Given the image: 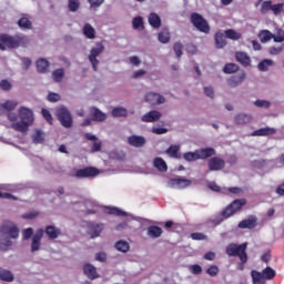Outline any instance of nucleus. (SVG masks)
<instances>
[{"label":"nucleus","instance_id":"obj_54","mask_svg":"<svg viewBox=\"0 0 284 284\" xmlns=\"http://www.w3.org/2000/svg\"><path fill=\"white\" fill-rule=\"evenodd\" d=\"M33 234H34V230L32 227L24 229L22 231L23 241H28L29 239H32Z\"/></svg>","mask_w":284,"mask_h":284},{"label":"nucleus","instance_id":"obj_33","mask_svg":"<svg viewBox=\"0 0 284 284\" xmlns=\"http://www.w3.org/2000/svg\"><path fill=\"white\" fill-rule=\"evenodd\" d=\"M148 234L151 239H159L163 234V229L159 226H149Z\"/></svg>","mask_w":284,"mask_h":284},{"label":"nucleus","instance_id":"obj_14","mask_svg":"<svg viewBox=\"0 0 284 284\" xmlns=\"http://www.w3.org/2000/svg\"><path fill=\"white\" fill-rule=\"evenodd\" d=\"M41 239H43V229H39L31 240V252L41 250Z\"/></svg>","mask_w":284,"mask_h":284},{"label":"nucleus","instance_id":"obj_55","mask_svg":"<svg viewBox=\"0 0 284 284\" xmlns=\"http://www.w3.org/2000/svg\"><path fill=\"white\" fill-rule=\"evenodd\" d=\"M134 30H140V28L143 29V18L142 17H135L132 21Z\"/></svg>","mask_w":284,"mask_h":284},{"label":"nucleus","instance_id":"obj_43","mask_svg":"<svg viewBox=\"0 0 284 284\" xmlns=\"http://www.w3.org/2000/svg\"><path fill=\"white\" fill-rule=\"evenodd\" d=\"M3 109L7 110V112H12L19 105V102L16 100H8L4 103H2Z\"/></svg>","mask_w":284,"mask_h":284},{"label":"nucleus","instance_id":"obj_16","mask_svg":"<svg viewBox=\"0 0 284 284\" xmlns=\"http://www.w3.org/2000/svg\"><path fill=\"white\" fill-rule=\"evenodd\" d=\"M83 274L84 276L89 277L90 281H94L99 278V273L97 272V266L92 264H84L83 265Z\"/></svg>","mask_w":284,"mask_h":284},{"label":"nucleus","instance_id":"obj_38","mask_svg":"<svg viewBox=\"0 0 284 284\" xmlns=\"http://www.w3.org/2000/svg\"><path fill=\"white\" fill-rule=\"evenodd\" d=\"M115 250L125 254V252H130V244L123 240H120L115 243Z\"/></svg>","mask_w":284,"mask_h":284},{"label":"nucleus","instance_id":"obj_9","mask_svg":"<svg viewBox=\"0 0 284 284\" xmlns=\"http://www.w3.org/2000/svg\"><path fill=\"white\" fill-rule=\"evenodd\" d=\"M103 50H105V47H103V43H101V42H98L95 48L91 49V53L89 55V61H90L94 72H97L98 67H99V60L97 59V57H99V54L103 53Z\"/></svg>","mask_w":284,"mask_h":284},{"label":"nucleus","instance_id":"obj_40","mask_svg":"<svg viewBox=\"0 0 284 284\" xmlns=\"http://www.w3.org/2000/svg\"><path fill=\"white\" fill-rule=\"evenodd\" d=\"M106 214H112L113 216H125V212L120 210L119 207L109 206L105 209Z\"/></svg>","mask_w":284,"mask_h":284},{"label":"nucleus","instance_id":"obj_51","mask_svg":"<svg viewBox=\"0 0 284 284\" xmlns=\"http://www.w3.org/2000/svg\"><path fill=\"white\" fill-rule=\"evenodd\" d=\"M173 50H174L178 59H181V57H183V43L175 42L173 45Z\"/></svg>","mask_w":284,"mask_h":284},{"label":"nucleus","instance_id":"obj_32","mask_svg":"<svg viewBox=\"0 0 284 284\" xmlns=\"http://www.w3.org/2000/svg\"><path fill=\"white\" fill-rule=\"evenodd\" d=\"M225 34L217 32L215 33V47L221 49V48H225V45H227V41L225 40Z\"/></svg>","mask_w":284,"mask_h":284},{"label":"nucleus","instance_id":"obj_15","mask_svg":"<svg viewBox=\"0 0 284 284\" xmlns=\"http://www.w3.org/2000/svg\"><path fill=\"white\" fill-rule=\"evenodd\" d=\"M162 114L160 111L153 110L142 115L141 121L143 123H156L161 119Z\"/></svg>","mask_w":284,"mask_h":284},{"label":"nucleus","instance_id":"obj_45","mask_svg":"<svg viewBox=\"0 0 284 284\" xmlns=\"http://www.w3.org/2000/svg\"><path fill=\"white\" fill-rule=\"evenodd\" d=\"M226 39H232V41H239L241 39V33L234 31L233 29H229L225 31Z\"/></svg>","mask_w":284,"mask_h":284},{"label":"nucleus","instance_id":"obj_28","mask_svg":"<svg viewBox=\"0 0 284 284\" xmlns=\"http://www.w3.org/2000/svg\"><path fill=\"white\" fill-rule=\"evenodd\" d=\"M0 281H4L6 283H12L14 281V275L12 272L0 267Z\"/></svg>","mask_w":284,"mask_h":284},{"label":"nucleus","instance_id":"obj_64","mask_svg":"<svg viewBox=\"0 0 284 284\" xmlns=\"http://www.w3.org/2000/svg\"><path fill=\"white\" fill-rule=\"evenodd\" d=\"M275 192L278 196H284V183H281L280 185H277Z\"/></svg>","mask_w":284,"mask_h":284},{"label":"nucleus","instance_id":"obj_42","mask_svg":"<svg viewBox=\"0 0 284 284\" xmlns=\"http://www.w3.org/2000/svg\"><path fill=\"white\" fill-rule=\"evenodd\" d=\"M52 77L55 83H61V81H63V77H65V71L63 69H58L53 71Z\"/></svg>","mask_w":284,"mask_h":284},{"label":"nucleus","instance_id":"obj_8","mask_svg":"<svg viewBox=\"0 0 284 284\" xmlns=\"http://www.w3.org/2000/svg\"><path fill=\"white\" fill-rule=\"evenodd\" d=\"M0 234L9 239H19V226L14 222L6 221L0 226Z\"/></svg>","mask_w":284,"mask_h":284},{"label":"nucleus","instance_id":"obj_34","mask_svg":"<svg viewBox=\"0 0 284 284\" xmlns=\"http://www.w3.org/2000/svg\"><path fill=\"white\" fill-rule=\"evenodd\" d=\"M273 37H274V33L271 32L270 30H262L258 33V39L262 43H267V41H272Z\"/></svg>","mask_w":284,"mask_h":284},{"label":"nucleus","instance_id":"obj_60","mask_svg":"<svg viewBox=\"0 0 284 284\" xmlns=\"http://www.w3.org/2000/svg\"><path fill=\"white\" fill-rule=\"evenodd\" d=\"M206 274H209V276H216L219 274V266L216 265H211L207 270H206Z\"/></svg>","mask_w":284,"mask_h":284},{"label":"nucleus","instance_id":"obj_59","mask_svg":"<svg viewBox=\"0 0 284 284\" xmlns=\"http://www.w3.org/2000/svg\"><path fill=\"white\" fill-rule=\"evenodd\" d=\"M48 101H50V103H57L58 101H61V95L51 92L48 94Z\"/></svg>","mask_w":284,"mask_h":284},{"label":"nucleus","instance_id":"obj_37","mask_svg":"<svg viewBox=\"0 0 284 284\" xmlns=\"http://www.w3.org/2000/svg\"><path fill=\"white\" fill-rule=\"evenodd\" d=\"M112 116L119 118V116H128V109L123 106H115L111 111Z\"/></svg>","mask_w":284,"mask_h":284},{"label":"nucleus","instance_id":"obj_22","mask_svg":"<svg viewBox=\"0 0 284 284\" xmlns=\"http://www.w3.org/2000/svg\"><path fill=\"white\" fill-rule=\"evenodd\" d=\"M252 122V115L247 113H237L234 116V123L235 125H247V123Z\"/></svg>","mask_w":284,"mask_h":284},{"label":"nucleus","instance_id":"obj_24","mask_svg":"<svg viewBox=\"0 0 284 284\" xmlns=\"http://www.w3.org/2000/svg\"><path fill=\"white\" fill-rule=\"evenodd\" d=\"M245 72H242L239 75H233L227 80V84L230 85V88H236L237 85H241V83H243L245 81Z\"/></svg>","mask_w":284,"mask_h":284},{"label":"nucleus","instance_id":"obj_25","mask_svg":"<svg viewBox=\"0 0 284 284\" xmlns=\"http://www.w3.org/2000/svg\"><path fill=\"white\" fill-rule=\"evenodd\" d=\"M180 151H181V145H170L166 149L165 153L171 159H181V153H179Z\"/></svg>","mask_w":284,"mask_h":284},{"label":"nucleus","instance_id":"obj_7","mask_svg":"<svg viewBox=\"0 0 284 284\" xmlns=\"http://www.w3.org/2000/svg\"><path fill=\"white\" fill-rule=\"evenodd\" d=\"M191 23L199 30V32H203L204 34H210V24L207 20L203 18L200 13L191 14Z\"/></svg>","mask_w":284,"mask_h":284},{"label":"nucleus","instance_id":"obj_35","mask_svg":"<svg viewBox=\"0 0 284 284\" xmlns=\"http://www.w3.org/2000/svg\"><path fill=\"white\" fill-rule=\"evenodd\" d=\"M18 26L21 28V30H32V21L26 17L18 20Z\"/></svg>","mask_w":284,"mask_h":284},{"label":"nucleus","instance_id":"obj_29","mask_svg":"<svg viewBox=\"0 0 284 284\" xmlns=\"http://www.w3.org/2000/svg\"><path fill=\"white\" fill-rule=\"evenodd\" d=\"M233 211H235V214L236 212L243 210V206L244 205H247V200L246 199H239V200H234L231 204H229Z\"/></svg>","mask_w":284,"mask_h":284},{"label":"nucleus","instance_id":"obj_4","mask_svg":"<svg viewBox=\"0 0 284 284\" xmlns=\"http://www.w3.org/2000/svg\"><path fill=\"white\" fill-rule=\"evenodd\" d=\"M26 41V37L23 36H8L6 33L0 34V50H9L17 49Z\"/></svg>","mask_w":284,"mask_h":284},{"label":"nucleus","instance_id":"obj_1","mask_svg":"<svg viewBox=\"0 0 284 284\" xmlns=\"http://www.w3.org/2000/svg\"><path fill=\"white\" fill-rule=\"evenodd\" d=\"M7 116L12 123V130L21 132L22 134L28 132L29 128L34 123V113L26 106H20L18 114L9 112Z\"/></svg>","mask_w":284,"mask_h":284},{"label":"nucleus","instance_id":"obj_39","mask_svg":"<svg viewBox=\"0 0 284 284\" xmlns=\"http://www.w3.org/2000/svg\"><path fill=\"white\" fill-rule=\"evenodd\" d=\"M240 67L236 63H227L223 68V72L225 74H234V72H239Z\"/></svg>","mask_w":284,"mask_h":284},{"label":"nucleus","instance_id":"obj_21","mask_svg":"<svg viewBox=\"0 0 284 284\" xmlns=\"http://www.w3.org/2000/svg\"><path fill=\"white\" fill-rule=\"evenodd\" d=\"M274 134H276V129L266 126V128H262L253 131L251 135L252 136H272Z\"/></svg>","mask_w":284,"mask_h":284},{"label":"nucleus","instance_id":"obj_46","mask_svg":"<svg viewBox=\"0 0 284 284\" xmlns=\"http://www.w3.org/2000/svg\"><path fill=\"white\" fill-rule=\"evenodd\" d=\"M88 3L90 4L91 10H99L105 3V0H88Z\"/></svg>","mask_w":284,"mask_h":284},{"label":"nucleus","instance_id":"obj_61","mask_svg":"<svg viewBox=\"0 0 284 284\" xmlns=\"http://www.w3.org/2000/svg\"><path fill=\"white\" fill-rule=\"evenodd\" d=\"M33 143H43V133H41V131L34 133Z\"/></svg>","mask_w":284,"mask_h":284},{"label":"nucleus","instance_id":"obj_52","mask_svg":"<svg viewBox=\"0 0 284 284\" xmlns=\"http://www.w3.org/2000/svg\"><path fill=\"white\" fill-rule=\"evenodd\" d=\"M41 114H42L43 119L47 121V123L49 125H52V121H53L52 113H50V111L48 109H42Z\"/></svg>","mask_w":284,"mask_h":284},{"label":"nucleus","instance_id":"obj_20","mask_svg":"<svg viewBox=\"0 0 284 284\" xmlns=\"http://www.w3.org/2000/svg\"><path fill=\"white\" fill-rule=\"evenodd\" d=\"M128 143L132 148H143V145H145V138L141 135H131L128 138Z\"/></svg>","mask_w":284,"mask_h":284},{"label":"nucleus","instance_id":"obj_48","mask_svg":"<svg viewBox=\"0 0 284 284\" xmlns=\"http://www.w3.org/2000/svg\"><path fill=\"white\" fill-rule=\"evenodd\" d=\"M158 39L160 43H170V32L169 31H162L158 34Z\"/></svg>","mask_w":284,"mask_h":284},{"label":"nucleus","instance_id":"obj_56","mask_svg":"<svg viewBox=\"0 0 284 284\" xmlns=\"http://www.w3.org/2000/svg\"><path fill=\"white\" fill-rule=\"evenodd\" d=\"M12 247V241L10 240H0V250H3L4 252L10 250Z\"/></svg>","mask_w":284,"mask_h":284},{"label":"nucleus","instance_id":"obj_50","mask_svg":"<svg viewBox=\"0 0 284 284\" xmlns=\"http://www.w3.org/2000/svg\"><path fill=\"white\" fill-rule=\"evenodd\" d=\"M254 105L256 108H263L264 110H267V108H270L272 105V102L267 101V100H256L254 102Z\"/></svg>","mask_w":284,"mask_h":284},{"label":"nucleus","instance_id":"obj_63","mask_svg":"<svg viewBox=\"0 0 284 284\" xmlns=\"http://www.w3.org/2000/svg\"><path fill=\"white\" fill-rule=\"evenodd\" d=\"M101 141L97 140L95 142H93V145L91 148V152H101Z\"/></svg>","mask_w":284,"mask_h":284},{"label":"nucleus","instance_id":"obj_41","mask_svg":"<svg viewBox=\"0 0 284 284\" xmlns=\"http://www.w3.org/2000/svg\"><path fill=\"white\" fill-rule=\"evenodd\" d=\"M270 65H274V61L270 59H265L258 63L257 68L260 72H267V69L270 68Z\"/></svg>","mask_w":284,"mask_h":284},{"label":"nucleus","instance_id":"obj_44","mask_svg":"<svg viewBox=\"0 0 284 284\" xmlns=\"http://www.w3.org/2000/svg\"><path fill=\"white\" fill-rule=\"evenodd\" d=\"M69 12H77L81 8V1L79 0H69L68 1Z\"/></svg>","mask_w":284,"mask_h":284},{"label":"nucleus","instance_id":"obj_53","mask_svg":"<svg viewBox=\"0 0 284 284\" xmlns=\"http://www.w3.org/2000/svg\"><path fill=\"white\" fill-rule=\"evenodd\" d=\"M283 7L284 3H276L272 6L271 12H273V14L275 17H278V14H281V12H283Z\"/></svg>","mask_w":284,"mask_h":284},{"label":"nucleus","instance_id":"obj_6","mask_svg":"<svg viewBox=\"0 0 284 284\" xmlns=\"http://www.w3.org/2000/svg\"><path fill=\"white\" fill-rule=\"evenodd\" d=\"M55 116L63 128H72L74 121L72 120V113H70L68 108L61 106L57 109Z\"/></svg>","mask_w":284,"mask_h":284},{"label":"nucleus","instance_id":"obj_3","mask_svg":"<svg viewBox=\"0 0 284 284\" xmlns=\"http://www.w3.org/2000/svg\"><path fill=\"white\" fill-rule=\"evenodd\" d=\"M251 278L253 284H267L266 281L276 278V271L272 266H266L262 272L253 270L251 271Z\"/></svg>","mask_w":284,"mask_h":284},{"label":"nucleus","instance_id":"obj_18","mask_svg":"<svg viewBox=\"0 0 284 284\" xmlns=\"http://www.w3.org/2000/svg\"><path fill=\"white\" fill-rule=\"evenodd\" d=\"M237 227L240 230H254V227H256V217L250 216L248 219L242 220L237 224Z\"/></svg>","mask_w":284,"mask_h":284},{"label":"nucleus","instance_id":"obj_11","mask_svg":"<svg viewBox=\"0 0 284 284\" xmlns=\"http://www.w3.org/2000/svg\"><path fill=\"white\" fill-rule=\"evenodd\" d=\"M207 168L210 172H221L225 169V160L220 156H211L207 161Z\"/></svg>","mask_w":284,"mask_h":284},{"label":"nucleus","instance_id":"obj_49","mask_svg":"<svg viewBox=\"0 0 284 284\" xmlns=\"http://www.w3.org/2000/svg\"><path fill=\"white\" fill-rule=\"evenodd\" d=\"M234 214L236 213L230 204L222 211L223 219H230V216H234Z\"/></svg>","mask_w":284,"mask_h":284},{"label":"nucleus","instance_id":"obj_19","mask_svg":"<svg viewBox=\"0 0 284 284\" xmlns=\"http://www.w3.org/2000/svg\"><path fill=\"white\" fill-rule=\"evenodd\" d=\"M90 114L94 121H98V123H103V121L108 119V114L100 111L99 108L97 106H92L90 109Z\"/></svg>","mask_w":284,"mask_h":284},{"label":"nucleus","instance_id":"obj_26","mask_svg":"<svg viewBox=\"0 0 284 284\" xmlns=\"http://www.w3.org/2000/svg\"><path fill=\"white\" fill-rule=\"evenodd\" d=\"M101 232H103L102 224H90L89 225V234L91 235V239H97V236H100Z\"/></svg>","mask_w":284,"mask_h":284},{"label":"nucleus","instance_id":"obj_47","mask_svg":"<svg viewBox=\"0 0 284 284\" xmlns=\"http://www.w3.org/2000/svg\"><path fill=\"white\" fill-rule=\"evenodd\" d=\"M272 0H265L262 2L261 12L262 14H267L270 10L272 11Z\"/></svg>","mask_w":284,"mask_h":284},{"label":"nucleus","instance_id":"obj_5","mask_svg":"<svg viewBox=\"0 0 284 284\" xmlns=\"http://www.w3.org/2000/svg\"><path fill=\"white\" fill-rule=\"evenodd\" d=\"M227 256H239L240 261H246L247 256V242L242 244L231 243L226 246Z\"/></svg>","mask_w":284,"mask_h":284},{"label":"nucleus","instance_id":"obj_58","mask_svg":"<svg viewBox=\"0 0 284 284\" xmlns=\"http://www.w3.org/2000/svg\"><path fill=\"white\" fill-rule=\"evenodd\" d=\"M191 239L193 241H207V235L196 232L191 234Z\"/></svg>","mask_w":284,"mask_h":284},{"label":"nucleus","instance_id":"obj_10","mask_svg":"<svg viewBox=\"0 0 284 284\" xmlns=\"http://www.w3.org/2000/svg\"><path fill=\"white\" fill-rule=\"evenodd\" d=\"M100 171L94 166H85L84 169H80L75 171V179H92L94 176H99Z\"/></svg>","mask_w":284,"mask_h":284},{"label":"nucleus","instance_id":"obj_12","mask_svg":"<svg viewBox=\"0 0 284 284\" xmlns=\"http://www.w3.org/2000/svg\"><path fill=\"white\" fill-rule=\"evenodd\" d=\"M146 103H150V105H161V103H165V98L159 93L149 92L145 95Z\"/></svg>","mask_w":284,"mask_h":284},{"label":"nucleus","instance_id":"obj_23","mask_svg":"<svg viewBox=\"0 0 284 284\" xmlns=\"http://www.w3.org/2000/svg\"><path fill=\"white\" fill-rule=\"evenodd\" d=\"M43 234H47V236L51 241H54V239H59V236H61V231L58 227H55L54 225H48V226H45Z\"/></svg>","mask_w":284,"mask_h":284},{"label":"nucleus","instance_id":"obj_57","mask_svg":"<svg viewBox=\"0 0 284 284\" xmlns=\"http://www.w3.org/2000/svg\"><path fill=\"white\" fill-rule=\"evenodd\" d=\"M0 88L4 92H8V91L12 90V83H10V81H8V80H1Z\"/></svg>","mask_w":284,"mask_h":284},{"label":"nucleus","instance_id":"obj_31","mask_svg":"<svg viewBox=\"0 0 284 284\" xmlns=\"http://www.w3.org/2000/svg\"><path fill=\"white\" fill-rule=\"evenodd\" d=\"M83 34L87 39H94L97 37V30L92 28V24L85 23L83 27Z\"/></svg>","mask_w":284,"mask_h":284},{"label":"nucleus","instance_id":"obj_62","mask_svg":"<svg viewBox=\"0 0 284 284\" xmlns=\"http://www.w3.org/2000/svg\"><path fill=\"white\" fill-rule=\"evenodd\" d=\"M275 43H283L284 41V31H281L277 36L273 34V38Z\"/></svg>","mask_w":284,"mask_h":284},{"label":"nucleus","instance_id":"obj_36","mask_svg":"<svg viewBox=\"0 0 284 284\" xmlns=\"http://www.w3.org/2000/svg\"><path fill=\"white\" fill-rule=\"evenodd\" d=\"M149 23L152 28H161V17L156 13H151L149 16Z\"/></svg>","mask_w":284,"mask_h":284},{"label":"nucleus","instance_id":"obj_13","mask_svg":"<svg viewBox=\"0 0 284 284\" xmlns=\"http://www.w3.org/2000/svg\"><path fill=\"white\" fill-rule=\"evenodd\" d=\"M171 187H178V190H185L192 185V181L183 178H175L170 180Z\"/></svg>","mask_w":284,"mask_h":284},{"label":"nucleus","instance_id":"obj_2","mask_svg":"<svg viewBox=\"0 0 284 284\" xmlns=\"http://www.w3.org/2000/svg\"><path fill=\"white\" fill-rule=\"evenodd\" d=\"M211 156H216V150L214 148L197 149L194 152L183 154L184 161H189V163L199 160L205 161V159H210Z\"/></svg>","mask_w":284,"mask_h":284},{"label":"nucleus","instance_id":"obj_27","mask_svg":"<svg viewBox=\"0 0 284 284\" xmlns=\"http://www.w3.org/2000/svg\"><path fill=\"white\" fill-rule=\"evenodd\" d=\"M153 168H155L158 172H165L168 170V163H165L163 158H155L153 160Z\"/></svg>","mask_w":284,"mask_h":284},{"label":"nucleus","instance_id":"obj_17","mask_svg":"<svg viewBox=\"0 0 284 284\" xmlns=\"http://www.w3.org/2000/svg\"><path fill=\"white\" fill-rule=\"evenodd\" d=\"M235 60L237 63H241L243 68H250V65H252V59L243 51H237L235 53Z\"/></svg>","mask_w":284,"mask_h":284},{"label":"nucleus","instance_id":"obj_30","mask_svg":"<svg viewBox=\"0 0 284 284\" xmlns=\"http://www.w3.org/2000/svg\"><path fill=\"white\" fill-rule=\"evenodd\" d=\"M38 72L45 73L48 68H50V62L47 59H39L36 63Z\"/></svg>","mask_w":284,"mask_h":284}]
</instances>
